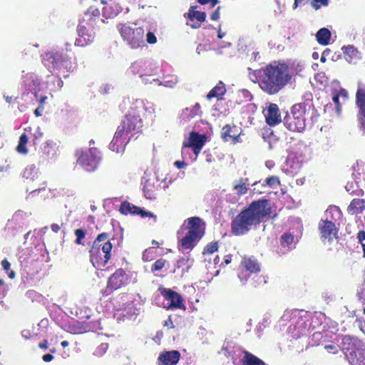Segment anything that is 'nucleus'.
Segmentation results:
<instances>
[{
  "label": "nucleus",
  "mask_w": 365,
  "mask_h": 365,
  "mask_svg": "<svg viewBox=\"0 0 365 365\" xmlns=\"http://www.w3.org/2000/svg\"><path fill=\"white\" fill-rule=\"evenodd\" d=\"M256 73L260 88L269 95L279 93L292 77L289 66L280 61H273Z\"/></svg>",
  "instance_id": "f257e3e1"
},
{
  "label": "nucleus",
  "mask_w": 365,
  "mask_h": 365,
  "mask_svg": "<svg viewBox=\"0 0 365 365\" xmlns=\"http://www.w3.org/2000/svg\"><path fill=\"white\" fill-rule=\"evenodd\" d=\"M269 214L270 207L267 200L253 201L232 220V232L235 235H245L252 227L259 225Z\"/></svg>",
  "instance_id": "f03ea898"
},
{
  "label": "nucleus",
  "mask_w": 365,
  "mask_h": 365,
  "mask_svg": "<svg viewBox=\"0 0 365 365\" xmlns=\"http://www.w3.org/2000/svg\"><path fill=\"white\" fill-rule=\"evenodd\" d=\"M42 62L51 71L69 72L74 68L71 59L60 51L46 52L43 56Z\"/></svg>",
  "instance_id": "7ed1b4c3"
},
{
  "label": "nucleus",
  "mask_w": 365,
  "mask_h": 365,
  "mask_svg": "<svg viewBox=\"0 0 365 365\" xmlns=\"http://www.w3.org/2000/svg\"><path fill=\"white\" fill-rule=\"evenodd\" d=\"M118 30L123 41L131 48L135 49L144 45L145 31L142 27H137L135 24H120Z\"/></svg>",
  "instance_id": "20e7f679"
},
{
  "label": "nucleus",
  "mask_w": 365,
  "mask_h": 365,
  "mask_svg": "<svg viewBox=\"0 0 365 365\" xmlns=\"http://www.w3.org/2000/svg\"><path fill=\"white\" fill-rule=\"evenodd\" d=\"M305 106L294 104L291 112L284 118V125L290 131L302 133L306 128Z\"/></svg>",
  "instance_id": "39448f33"
},
{
  "label": "nucleus",
  "mask_w": 365,
  "mask_h": 365,
  "mask_svg": "<svg viewBox=\"0 0 365 365\" xmlns=\"http://www.w3.org/2000/svg\"><path fill=\"white\" fill-rule=\"evenodd\" d=\"M200 222V217H193L188 218L184 223L183 226L188 230V232L180 241L182 250H192L202 237L203 233L201 231Z\"/></svg>",
  "instance_id": "423d86ee"
},
{
  "label": "nucleus",
  "mask_w": 365,
  "mask_h": 365,
  "mask_svg": "<svg viewBox=\"0 0 365 365\" xmlns=\"http://www.w3.org/2000/svg\"><path fill=\"white\" fill-rule=\"evenodd\" d=\"M76 155L77 163L88 172L95 170L101 160V153L96 148L78 150Z\"/></svg>",
  "instance_id": "0eeeda50"
},
{
  "label": "nucleus",
  "mask_w": 365,
  "mask_h": 365,
  "mask_svg": "<svg viewBox=\"0 0 365 365\" xmlns=\"http://www.w3.org/2000/svg\"><path fill=\"white\" fill-rule=\"evenodd\" d=\"M334 214L339 215V210L335 206L330 207L325 212L326 219L322 220L319 223V229L323 240H327L330 242L336 237L337 230L336 226L334 222L328 220L329 215L333 217Z\"/></svg>",
  "instance_id": "6e6552de"
},
{
  "label": "nucleus",
  "mask_w": 365,
  "mask_h": 365,
  "mask_svg": "<svg viewBox=\"0 0 365 365\" xmlns=\"http://www.w3.org/2000/svg\"><path fill=\"white\" fill-rule=\"evenodd\" d=\"M250 186L248 178H240L232 182V192L226 195V201L236 204L242 195L247 194Z\"/></svg>",
  "instance_id": "1a4fd4ad"
},
{
  "label": "nucleus",
  "mask_w": 365,
  "mask_h": 365,
  "mask_svg": "<svg viewBox=\"0 0 365 365\" xmlns=\"http://www.w3.org/2000/svg\"><path fill=\"white\" fill-rule=\"evenodd\" d=\"M113 245L110 242H106L99 247V252L93 255V247L91 249V262L96 269H101L110 259V251Z\"/></svg>",
  "instance_id": "9d476101"
},
{
  "label": "nucleus",
  "mask_w": 365,
  "mask_h": 365,
  "mask_svg": "<svg viewBox=\"0 0 365 365\" xmlns=\"http://www.w3.org/2000/svg\"><path fill=\"white\" fill-rule=\"evenodd\" d=\"M164 297L163 307L166 309H185L183 304V300L181 296L170 289H164L162 292Z\"/></svg>",
  "instance_id": "9b49d317"
},
{
  "label": "nucleus",
  "mask_w": 365,
  "mask_h": 365,
  "mask_svg": "<svg viewBox=\"0 0 365 365\" xmlns=\"http://www.w3.org/2000/svg\"><path fill=\"white\" fill-rule=\"evenodd\" d=\"M143 111L148 115H153L155 113V105L143 99L133 100L130 106L128 113L140 117Z\"/></svg>",
  "instance_id": "f8f14e48"
},
{
  "label": "nucleus",
  "mask_w": 365,
  "mask_h": 365,
  "mask_svg": "<svg viewBox=\"0 0 365 365\" xmlns=\"http://www.w3.org/2000/svg\"><path fill=\"white\" fill-rule=\"evenodd\" d=\"M129 139L130 136L123 132V128H118L114 137L110 143V150L117 153H123L125 147L128 143Z\"/></svg>",
  "instance_id": "ddd939ff"
},
{
  "label": "nucleus",
  "mask_w": 365,
  "mask_h": 365,
  "mask_svg": "<svg viewBox=\"0 0 365 365\" xmlns=\"http://www.w3.org/2000/svg\"><path fill=\"white\" fill-rule=\"evenodd\" d=\"M119 211L123 215H140L142 217H152L154 222L157 220V217L153 212L145 211L128 202H123L120 206Z\"/></svg>",
  "instance_id": "4468645a"
},
{
  "label": "nucleus",
  "mask_w": 365,
  "mask_h": 365,
  "mask_svg": "<svg viewBox=\"0 0 365 365\" xmlns=\"http://www.w3.org/2000/svg\"><path fill=\"white\" fill-rule=\"evenodd\" d=\"M341 346L347 356V354L361 349L365 346V344L356 337L346 335L342 338Z\"/></svg>",
  "instance_id": "2eb2a0df"
},
{
  "label": "nucleus",
  "mask_w": 365,
  "mask_h": 365,
  "mask_svg": "<svg viewBox=\"0 0 365 365\" xmlns=\"http://www.w3.org/2000/svg\"><path fill=\"white\" fill-rule=\"evenodd\" d=\"M205 143V136L204 135H200L195 132H191L190 137L183 142V146L182 148V155L188 153V150L191 147H195L201 145H204Z\"/></svg>",
  "instance_id": "dca6fc26"
},
{
  "label": "nucleus",
  "mask_w": 365,
  "mask_h": 365,
  "mask_svg": "<svg viewBox=\"0 0 365 365\" xmlns=\"http://www.w3.org/2000/svg\"><path fill=\"white\" fill-rule=\"evenodd\" d=\"M127 276L123 269H119L113 273L108 279V289H117L123 286L127 282Z\"/></svg>",
  "instance_id": "f3484780"
},
{
  "label": "nucleus",
  "mask_w": 365,
  "mask_h": 365,
  "mask_svg": "<svg viewBox=\"0 0 365 365\" xmlns=\"http://www.w3.org/2000/svg\"><path fill=\"white\" fill-rule=\"evenodd\" d=\"M142 127V119L139 116L128 113L125 119L118 128H123V132L128 135L129 132L134 130H139Z\"/></svg>",
  "instance_id": "a211bd4d"
},
{
  "label": "nucleus",
  "mask_w": 365,
  "mask_h": 365,
  "mask_svg": "<svg viewBox=\"0 0 365 365\" xmlns=\"http://www.w3.org/2000/svg\"><path fill=\"white\" fill-rule=\"evenodd\" d=\"M264 116L267 123L271 126L277 125L282 121L279 107L275 103L269 105Z\"/></svg>",
  "instance_id": "6ab92c4d"
},
{
  "label": "nucleus",
  "mask_w": 365,
  "mask_h": 365,
  "mask_svg": "<svg viewBox=\"0 0 365 365\" xmlns=\"http://www.w3.org/2000/svg\"><path fill=\"white\" fill-rule=\"evenodd\" d=\"M178 351H170L161 353L158 358V365H175L180 359Z\"/></svg>",
  "instance_id": "aec40b11"
},
{
  "label": "nucleus",
  "mask_w": 365,
  "mask_h": 365,
  "mask_svg": "<svg viewBox=\"0 0 365 365\" xmlns=\"http://www.w3.org/2000/svg\"><path fill=\"white\" fill-rule=\"evenodd\" d=\"M78 38L76 40V45L84 46L93 41L94 36L92 33H88L86 28L80 26L78 29Z\"/></svg>",
  "instance_id": "412c9836"
},
{
  "label": "nucleus",
  "mask_w": 365,
  "mask_h": 365,
  "mask_svg": "<svg viewBox=\"0 0 365 365\" xmlns=\"http://www.w3.org/2000/svg\"><path fill=\"white\" fill-rule=\"evenodd\" d=\"M356 103L359 109L357 117L365 116V87L358 88L356 93Z\"/></svg>",
  "instance_id": "4be33fe9"
},
{
  "label": "nucleus",
  "mask_w": 365,
  "mask_h": 365,
  "mask_svg": "<svg viewBox=\"0 0 365 365\" xmlns=\"http://www.w3.org/2000/svg\"><path fill=\"white\" fill-rule=\"evenodd\" d=\"M222 137L225 141L232 140L233 142H239L240 134L235 126L231 127L226 125L222 128Z\"/></svg>",
  "instance_id": "5701e85b"
},
{
  "label": "nucleus",
  "mask_w": 365,
  "mask_h": 365,
  "mask_svg": "<svg viewBox=\"0 0 365 365\" xmlns=\"http://www.w3.org/2000/svg\"><path fill=\"white\" fill-rule=\"evenodd\" d=\"M347 359L351 365H365V346L351 354H347Z\"/></svg>",
  "instance_id": "b1692460"
},
{
  "label": "nucleus",
  "mask_w": 365,
  "mask_h": 365,
  "mask_svg": "<svg viewBox=\"0 0 365 365\" xmlns=\"http://www.w3.org/2000/svg\"><path fill=\"white\" fill-rule=\"evenodd\" d=\"M187 17L191 21H194V20H197L196 23L193 24H190L192 28H198L200 26V23L202 22L205 20L206 14L205 12L199 11L196 10V7L192 6L189 9L187 13Z\"/></svg>",
  "instance_id": "393cba45"
},
{
  "label": "nucleus",
  "mask_w": 365,
  "mask_h": 365,
  "mask_svg": "<svg viewBox=\"0 0 365 365\" xmlns=\"http://www.w3.org/2000/svg\"><path fill=\"white\" fill-rule=\"evenodd\" d=\"M299 313L300 312L297 309L285 310L278 322L279 328L286 326L288 322L293 323L294 319L299 317Z\"/></svg>",
  "instance_id": "a878e982"
},
{
  "label": "nucleus",
  "mask_w": 365,
  "mask_h": 365,
  "mask_svg": "<svg viewBox=\"0 0 365 365\" xmlns=\"http://www.w3.org/2000/svg\"><path fill=\"white\" fill-rule=\"evenodd\" d=\"M241 264L245 268V271H248L250 273L255 274L260 271L259 264L257 259L253 257H245Z\"/></svg>",
  "instance_id": "bb28decb"
},
{
  "label": "nucleus",
  "mask_w": 365,
  "mask_h": 365,
  "mask_svg": "<svg viewBox=\"0 0 365 365\" xmlns=\"http://www.w3.org/2000/svg\"><path fill=\"white\" fill-rule=\"evenodd\" d=\"M226 92L225 84L220 81L207 95V98L210 100L212 98H216L217 100L222 99V96Z\"/></svg>",
  "instance_id": "cd10ccee"
},
{
  "label": "nucleus",
  "mask_w": 365,
  "mask_h": 365,
  "mask_svg": "<svg viewBox=\"0 0 365 365\" xmlns=\"http://www.w3.org/2000/svg\"><path fill=\"white\" fill-rule=\"evenodd\" d=\"M365 208V202L361 199H354L349 207L347 212L350 215H357L362 212Z\"/></svg>",
  "instance_id": "c85d7f7f"
},
{
  "label": "nucleus",
  "mask_w": 365,
  "mask_h": 365,
  "mask_svg": "<svg viewBox=\"0 0 365 365\" xmlns=\"http://www.w3.org/2000/svg\"><path fill=\"white\" fill-rule=\"evenodd\" d=\"M316 38L320 45L327 46L330 41L331 32L327 28L320 29L316 34Z\"/></svg>",
  "instance_id": "c756f323"
},
{
  "label": "nucleus",
  "mask_w": 365,
  "mask_h": 365,
  "mask_svg": "<svg viewBox=\"0 0 365 365\" xmlns=\"http://www.w3.org/2000/svg\"><path fill=\"white\" fill-rule=\"evenodd\" d=\"M29 86L31 91L34 93L35 98H37L40 94L39 93L46 88V83L36 77L35 79H31V83Z\"/></svg>",
  "instance_id": "7c9ffc66"
},
{
  "label": "nucleus",
  "mask_w": 365,
  "mask_h": 365,
  "mask_svg": "<svg viewBox=\"0 0 365 365\" xmlns=\"http://www.w3.org/2000/svg\"><path fill=\"white\" fill-rule=\"evenodd\" d=\"M121 7L115 3H112L103 7V14L107 18L116 16L120 11Z\"/></svg>",
  "instance_id": "2f4dec72"
},
{
  "label": "nucleus",
  "mask_w": 365,
  "mask_h": 365,
  "mask_svg": "<svg viewBox=\"0 0 365 365\" xmlns=\"http://www.w3.org/2000/svg\"><path fill=\"white\" fill-rule=\"evenodd\" d=\"M43 153L50 159L55 158L56 154V143L51 140H47L42 147Z\"/></svg>",
  "instance_id": "473e14b6"
},
{
  "label": "nucleus",
  "mask_w": 365,
  "mask_h": 365,
  "mask_svg": "<svg viewBox=\"0 0 365 365\" xmlns=\"http://www.w3.org/2000/svg\"><path fill=\"white\" fill-rule=\"evenodd\" d=\"M342 50L346 60L349 63L353 62L354 60L359 57V52L353 46L349 45L347 46H344Z\"/></svg>",
  "instance_id": "72a5a7b5"
},
{
  "label": "nucleus",
  "mask_w": 365,
  "mask_h": 365,
  "mask_svg": "<svg viewBox=\"0 0 365 365\" xmlns=\"http://www.w3.org/2000/svg\"><path fill=\"white\" fill-rule=\"evenodd\" d=\"M281 245L287 250L294 249L295 247L294 237L290 233H284L281 237Z\"/></svg>",
  "instance_id": "f704fd0d"
},
{
  "label": "nucleus",
  "mask_w": 365,
  "mask_h": 365,
  "mask_svg": "<svg viewBox=\"0 0 365 365\" xmlns=\"http://www.w3.org/2000/svg\"><path fill=\"white\" fill-rule=\"evenodd\" d=\"M108 234L103 232L100 234L97 238L95 240L93 245V255H96V253L99 252V247H102V245H103V243L108 241Z\"/></svg>",
  "instance_id": "c9c22d12"
},
{
  "label": "nucleus",
  "mask_w": 365,
  "mask_h": 365,
  "mask_svg": "<svg viewBox=\"0 0 365 365\" xmlns=\"http://www.w3.org/2000/svg\"><path fill=\"white\" fill-rule=\"evenodd\" d=\"M23 177L26 179L34 180L38 177V169L34 164L28 165L23 173Z\"/></svg>",
  "instance_id": "e433bc0d"
},
{
  "label": "nucleus",
  "mask_w": 365,
  "mask_h": 365,
  "mask_svg": "<svg viewBox=\"0 0 365 365\" xmlns=\"http://www.w3.org/2000/svg\"><path fill=\"white\" fill-rule=\"evenodd\" d=\"M29 138L26 133L21 134L19 138V144L16 147V150L19 153L26 155L28 153V149L26 144L28 143Z\"/></svg>",
  "instance_id": "4c0bfd02"
},
{
  "label": "nucleus",
  "mask_w": 365,
  "mask_h": 365,
  "mask_svg": "<svg viewBox=\"0 0 365 365\" xmlns=\"http://www.w3.org/2000/svg\"><path fill=\"white\" fill-rule=\"evenodd\" d=\"M179 81L178 77L175 75L167 76L161 81V86L166 88H173Z\"/></svg>",
  "instance_id": "58836bf2"
},
{
  "label": "nucleus",
  "mask_w": 365,
  "mask_h": 365,
  "mask_svg": "<svg viewBox=\"0 0 365 365\" xmlns=\"http://www.w3.org/2000/svg\"><path fill=\"white\" fill-rule=\"evenodd\" d=\"M341 98L344 101H345L347 98V92L344 89H341L339 93L335 94L332 97V101L336 105V109L338 113H339L341 110V105L339 102V98Z\"/></svg>",
  "instance_id": "ea45409f"
},
{
  "label": "nucleus",
  "mask_w": 365,
  "mask_h": 365,
  "mask_svg": "<svg viewBox=\"0 0 365 365\" xmlns=\"http://www.w3.org/2000/svg\"><path fill=\"white\" fill-rule=\"evenodd\" d=\"M200 106L198 103H196L192 108H187L183 110V115L187 118H193L195 115H200Z\"/></svg>",
  "instance_id": "a19ab883"
},
{
  "label": "nucleus",
  "mask_w": 365,
  "mask_h": 365,
  "mask_svg": "<svg viewBox=\"0 0 365 365\" xmlns=\"http://www.w3.org/2000/svg\"><path fill=\"white\" fill-rule=\"evenodd\" d=\"M156 31V26H150L147 29L146 41L149 44H155L157 43V37L155 34Z\"/></svg>",
  "instance_id": "79ce46f5"
},
{
  "label": "nucleus",
  "mask_w": 365,
  "mask_h": 365,
  "mask_svg": "<svg viewBox=\"0 0 365 365\" xmlns=\"http://www.w3.org/2000/svg\"><path fill=\"white\" fill-rule=\"evenodd\" d=\"M218 250V245L216 242H212L209 243L205 246L203 250V255L207 257L209 255L213 254L215 252L217 251ZM205 260H207V258H205Z\"/></svg>",
  "instance_id": "37998d69"
},
{
  "label": "nucleus",
  "mask_w": 365,
  "mask_h": 365,
  "mask_svg": "<svg viewBox=\"0 0 365 365\" xmlns=\"http://www.w3.org/2000/svg\"><path fill=\"white\" fill-rule=\"evenodd\" d=\"M145 66V62L143 61H138L132 63L130 67V71L133 74H138L140 73Z\"/></svg>",
  "instance_id": "c03bdc74"
},
{
  "label": "nucleus",
  "mask_w": 365,
  "mask_h": 365,
  "mask_svg": "<svg viewBox=\"0 0 365 365\" xmlns=\"http://www.w3.org/2000/svg\"><path fill=\"white\" fill-rule=\"evenodd\" d=\"M142 82L145 85H155V86H161V81L158 78H154L150 76H143L141 75Z\"/></svg>",
  "instance_id": "a18cd8bd"
},
{
  "label": "nucleus",
  "mask_w": 365,
  "mask_h": 365,
  "mask_svg": "<svg viewBox=\"0 0 365 365\" xmlns=\"http://www.w3.org/2000/svg\"><path fill=\"white\" fill-rule=\"evenodd\" d=\"M246 365H264V362L252 354H246Z\"/></svg>",
  "instance_id": "49530a36"
},
{
  "label": "nucleus",
  "mask_w": 365,
  "mask_h": 365,
  "mask_svg": "<svg viewBox=\"0 0 365 365\" xmlns=\"http://www.w3.org/2000/svg\"><path fill=\"white\" fill-rule=\"evenodd\" d=\"M143 192L148 198L153 197V186L150 180H147L143 186Z\"/></svg>",
  "instance_id": "de8ad7c7"
},
{
  "label": "nucleus",
  "mask_w": 365,
  "mask_h": 365,
  "mask_svg": "<svg viewBox=\"0 0 365 365\" xmlns=\"http://www.w3.org/2000/svg\"><path fill=\"white\" fill-rule=\"evenodd\" d=\"M1 265L4 269L7 272L9 278L13 279L15 277V272L14 271L10 270V263L5 259L2 260Z\"/></svg>",
  "instance_id": "09e8293b"
},
{
  "label": "nucleus",
  "mask_w": 365,
  "mask_h": 365,
  "mask_svg": "<svg viewBox=\"0 0 365 365\" xmlns=\"http://www.w3.org/2000/svg\"><path fill=\"white\" fill-rule=\"evenodd\" d=\"M165 262L166 261L164 259H159L156 260L151 268V271L156 272L162 269L165 266Z\"/></svg>",
  "instance_id": "8fccbe9b"
},
{
  "label": "nucleus",
  "mask_w": 365,
  "mask_h": 365,
  "mask_svg": "<svg viewBox=\"0 0 365 365\" xmlns=\"http://www.w3.org/2000/svg\"><path fill=\"white\" fill-rule=\"evenodd\" d=\"M266 184L272 188L279 185V180L276 176H272L266 179Z\"/></svg>",
  "instance_id": "3c124183"
},
{
  "label": "nucleus",
  "mask_w": 365,
  "mask_h": 365,
  "mask_svg": "<svg viewBox=\"0 0 365 365\" xmlns=\"http://www.w3.org/2000/svg\"><path fill=\"white\" fill-rule=\"evenodd\" d=\"M108 347V344H101L96 350L95 354L96 356H102L107 351Z\"/></svg>",
  "instance_id": "603ef678"
},
{
  "label": "nucleus",
  "mask_w": 365,
  "mask_h": 365,
  "mask_svg": "<svg viewBox=\"0 0 365 365\" xmlns=\"http://www.w3.org/2000/svg\"><path fill=\"white\" fill-rule=\"evenodd\" d=\"M75 235L76 236V244L81 245V240L83 238H84V237H85L84 231L83 230H81V229H77L75 231Z\"/></svg>",
  "instance_id": "864d4df0"
},
{
  "label": "nucleus",
  "mask_w": 365,
  "mask_h": 365,
  "mask_svg": "<svg viewBox=\"0 0 365 365\" xmlns=\"http://www.w3.org/2000/svg\"><path fill=\"white\" fill-rule=\"evenodd\" d=\"M359 122V129L362 132V135H365V116L358 117Z\"/></svg>",
  "instance_id": "5fc2aeb1"
},
{
  "label": "nucleus",
  "mask_w": 365,
  "mask_h": 365,
  "mask_svg": "<svg viewBox=\"0 0 365 365\" xmlns=\"http://www.w3.org/2000/svg\"><path fill=\"white\" fill-rule=\"evenodd\" d=\"M197 1L202 5L210 4L211 7H214L218 3L217 0H197Z\"/></svg>",
  "instance_id": "6e6d98bb"
},
{
  "label": "nucleus",
  "mask_w": 365,
  "mask_h": 365,
  "mask_svg": "<svg viewBox=\"0 0 365 365\" xmlns=\"http://www.w3.org/2000/svg\"><path fill=\"white\" fill-rule=\"evenodd\" d=\"M48 98L47 96L39 94L38 97L37 98H35L36 101L38 102L39 106H43V104L45 103L46 99Z\"/></svg>",
  "instance_id": "4d7b16f0"
},
{
  "label": "nucleus",
  "mask_w": 365,
  "mask_h": 365,
  "mask_svg": "<svg viewBox=\"0 0 365 365\" xmlns=\"http://www.w3.org/2000/svg\"><path fill=\"white\" fill-rule=\"evenodd\" d=\"M364 162L357 160L356 163L353 165V169L354 171L358 172V174L360 175V168L363 167Z\"/></svg>",
  "instance_id": "13d9d810"
},
{
  "label": "nucleus",
  "mask_w": 365,
  "mask_h": 365,
  "mask_svg": "<svg viewBox=\"0 0 365 365\" xmlns=\"http://www.w3.org/2000/svg\"><path fill=\"white\" fill-rule=\"evenodd\" d=\"M220 7L218 6L217 9L213 12L211 16L212 20L217 21L220 18Z\"/></svg>",
  "instance_id": "bf43d9fd"
},
{
  "label": "nucleus",
  "mask_w": 365,
  "mask_h": 365,
  "mask_svg": "<svg viewBox=\"0 0 365 365\" xmlns=\"http://www.w3.org/2000/svg\"><path fill=\"white\" fill-rule=\"evenodd\" d=\"M329 53H330V50L328 48H327L326 50L324 51V52L322 54L321 58H320L321 62H322V63L326 62V61H327L326 56H328L329 54Z\"/></svg>",
  "instance_id": "052dcab7"
},
{
  "label": "nucleus",
  "mask_w": 365,
  "mask_h": 365,
  "mask_svg": "<svg viewBox=\"0 0 365 365\" xmlns=\"http://www.w3.org/2000/svg\"><path fill=\"white\" fill-rule=\"evenodd\" d=\"M202 147L203 146H202L201 145H197L195 147H191L192 148L193 153L195 155V160L197 158V157L198 154L200 153V152L201 151Z\"/></svg>",
  "instance_id": "680f3d73"
},
{
  "label": "nucleus",
  "mask_w": 365,
  "mask_h": 365,
  "mask_svg": "<svg viewBox=\"0 0 365 365\" xmlns=\"http://www.w3.org/2000/svg\"><path fill=\"white\" fill-rule=\"evenodd\" d=\"M113 89V87L110 85H104L101 88V92L103 93H108L110 90Z\"/></svg>",
  "instance_id": "e2e57ef3"
},
{
  "label": "nucleus",
  "mask_w": 365,
  "mask_h": 365,
  "mask_svg": "<svg viewBox=\"0 0 365 365\" xmlns=\"http://www.w3.org/2000/svg\"><path fill=\"white\" fill-rule=\"evenodd\" d=\"M251 60H253L254 61H257L259 60L260 57L259 56V52L257 51H252L251 53Z\"/></svg>",
  "instance_id": "0e129e2a"
},
{
  "label": "nucleus",
  "mask_w": 365,
  "mask_h": 365,
  "mask_svg": "<svg viewBox=\"0 0 365 365\" xmlns=\"http://www.w3.org/2000/svg\"><path fill=\"white\" fill-rule=\"evenodd\" d=\"M43 111V106H38V107L35 110L34 114L36 115V116L38 117V116L42 115Z\"/></svg>",
  "instance_id": "69168bd1"
},
{
  "label": "nucleus",
  "mask_w": 365,
  "mask_h": 365,
  "mask_svg": "<svg viewBox=\"0 0 365 365\" xmlns=\"http://www.w3.org/2000/svg\"><path fill=\"white\" fill-rule=\"evenodd\" d=\"M43 360L45 361V362H50L51 361L53 360V356L52 354H46L45 355L43 356Z\"/></svg>",
  "instance_id": "338daca9"
},
{
  "label": "nucleus",
  "mask_w": 365,
  "mask_h": 365,
  "mask_svg": "<svg viewBox=\"0 0 365 365\" xmlns=\"http://www.w3.org/2000/svg\"><path fill=\"white\" fill-rule=\"evenodd\" d=\"M359 241L362 242L365 240V231H359L357 236Z\"/></svg>",
  "instance_id": "774afa93"
}]
</instances>
